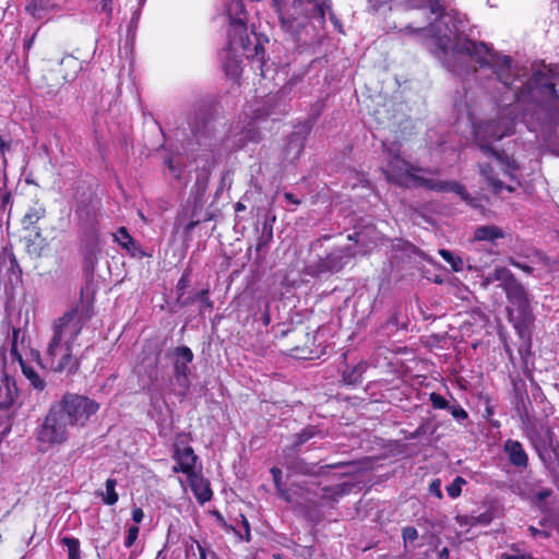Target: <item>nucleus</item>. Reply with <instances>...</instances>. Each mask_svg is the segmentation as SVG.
<instances>
[{
	"label": "nucleus",
	"instance_id": "37",
	"mask_svg": "<svg viewBox=\"0 0 559 559\" xmlns=\"http://www.w3.org/2000/svg\"><path fill=\"white\" fill-rule=\"evenodd\" d=\"M313 428L305 429L301 433L298 435L296 444L300 445L305 443L307 440L313 437Z\"/></svg>",
	"mask_w": 559,
	"mask_h": 559
},
{
	"label": "nucleus",
	"instance_id": "8",
	"mask_svg": "<svg viewBox=\"0 0 559 559\" xmlns=\"http://www.w3.org/2000/svg\"><path fill=\"white\" fill-rule=\"evenodd\" d=\"M98 408L99 405L86 396L66 394L57 411L64 415L68 424L82 427Z\"/></svg>",
	"mask_w": 559,
	"mask_h": 559
},
{
	"label": "nucleus",
	"instance_id": "48",
	"mask_svg": "<svg viewBox=\"0 0 559 559\" xmlns=\"http://www.w3.org/2000/svg\"><path fill=\"white\" fill-rule=\"evenodd\" d=\"M32 357H34L37 360V364H40V355L36 350H31Z\"/></svg>",
	"mask_w": 559,
	"mask_h": 559
},
{
	"label": "nucleus",
	"instance_id": "49",
	"mask_svg": "<svg viewBox=\"0 0 559 559\" xmlns=\"http://www.w3.org/2000/svg\"><path fill=\"white\" fill-rule=\"evenodd\" d=\"M246 207L242 203L238 202L236 204V212H240V211H243Z\"/></svg>",
	"mask_w": 559,
	"mask_h": 559
},
{
	"label": "nucleus",
	"instance_id": "19",
	"mask_svg": "<svg viewBox=\"0 0 559 559\" xmlns=\"http://www.w3.org/2000/svg\"><path fill=\"white\" fill-rule=\"evenodd\" d=\"M25 378L29 381V384L37 391H43L46 386L45 380L29 364H23L21 368Z\"/></svg>",
	"mask_w": 559,
	"mask_h": 559
},
{
	"label": "nucleus",
	"instance_id": "2",
	"mask_svg": "<svg viewBox=\"0 0 559 559\" xmlns=\"http://www.w3.org/2000/svg\"><path fill=\"white\" fill-rule=\"evenodd\" d=\"M92 316L91 307L81 302L55 321L44 367L58 372L76 369L74 349L80 347L79 335Z\"/></svg>",
	"mask_w": 559,
	"mask_h": 559
},
{
	"label": "nucleus",
	"instance_id": "28",
	"mask_svg": "<svg viewBox=\"0 0 559 559\" xmlns=\"http://www.w3.org/2000/svg\"><path fill=\"white\" fill-rule=\"evenodd\" d=\"M466 484V480L461 477V476H456L454 478V480L449 485L447 486V492L448 495L452 498V499H455L457 497L461 496L462 493V487Z\"/></svg>",
	"mask_w": 559,
	"mask_h": 559
},
{
	"label": "nucleus",
	"instance_id": "12",
	"mask_svg": "<svg viewBox=\"0 0 559 559\" xmlns=\"http://www.w3.org/2000/svg\"><path fill=\"white\" fill-rule=\"evenodd\" d=\"M439 254L447 261L454 272H461L466 267L469 271H481L490 265V259L477 260L469 255L464 261L460 255L452 253L447 249H440Z\"/></svg>",
	"mask_w": 559,
	"mask_h": 559
},
{
	"label": "nucleus",
	"instance_id": "39",
	"mask_svg": "<svg viewBox=\"0 0 559 559\" xmlns=\"http://www.w3.org/2000/svg\"><path fill=\"white\" fill-rule=\"evenodd\" d=\"M143 518H144V512L142 511V509L140 508H135L133 509L132 511V520L139 524L143 521Z\"/></svg>",
	"mask_w": 559,
	"mask_h": 559
},
{
	"label": "nucleus",
	"instance_id": "25",
	"mask_svg": "<svg viewBox=\"0 0 559 559\" xmlns=\"http://www.w3.org/2000/svg\"><path fill=\"white\" fill-rule=\"evenodd\" d=\"M115 240L126 250L130 251L133 246V239L124 227H120L114 235Z\"/></svg>",
	"mask_w": 559,
	"mask_h": 559
},
{
	"label": "nucleus",
	"instance_id": "4",
	"mask_svg": "<svg viewBox=\"0 0 559 559\" xmlns=\"http://www.w3.org/2000/svg\"><path fill=\"white\" fill-rule=\"evenodd\" d=\"M383 153L386 165L383 173L390 182L403 187H423L437 192H454L463 200H466L464 188L455 181H442L439 179L425 178L416 174L419 169L412 166L408 162L400 156V145L392 143L389 145L383 143Z\"/></svg>",
	"mask_w": 559,
	"mask_h": 559
},
{
	"label": "nucleus",
	"instance_id": "51",
	"mask_svg": "<svg viewBox=\"0 0 559 559\" xmlns=\"http://www.w3.org/2000/svg\"><path fill=\"white\" fill-rule=\"evenodd\" d=\"M34 38H31L25 45L27 48H29L33 44Z\"/></svg>",
	"mask_w": 559,
	"mask_h": 559
},
{
	"label": "nucleus",
	"instance_id": "35",
	"mask_svg": "<svg viewBox=\"0 0 559 559\" xmlns=\"http://www.w3.org/2000/svg\"><path fill=\"white\" fill-rule=\"evenodd\" d=\"M448 409L457 421L465 420L468 416L466 411L457 404L451 405Z\"/></svg>",
	"mask_w": 559,
	"mask_h": 559
},
{
	"label": "nucleus",
	"instance_id": "27",
	"mask_svg": "<svg viewBox=\"0 0 559 559\" xmlns=\"http://www.w3.org/2000/svg\"><path fill=\"white\" fill-rule=\"evenodd\" d=\"M271 473L273 475V480L276 487L277 492L282 498H284L287 502L292 501V497L289 496L288 491L285 490L282 486L281 479H282V471L277 467H273L271 469Z\"/></svg>",
	"mask_w": 559,
	"mask_h": 559
},
{
	"label": "nucleus",
	"instance_id": "32",
	"mask_svg": "<svg viewBox=\"0 0 559 559\" xmlns=\"http://www.w3.org/2000/svg\"><path fill=\"white\" fill-rule=\"evenodd\" d=\"M430 402H431L432 406L437 409H445V408L450 407L448 401L442 395H440L438 393L430 394Z\"/></svg>",
	"mask_w": 559,
	"mask_h": 559
},
{
	"label": "nucleus",
	"instance_id": "10",
	"mask_svg": "<svg viewBox=\"0 0 559 559\" xmlns=\"http://www.w3.org/2000/svg\"><path fill=\"white\" fill-rule=\"evenodd\" d=\"M174 377L179 390L178 395L185 396L190 386V362L193 360V353L187 346L176 347L174 350Z\"/></svg>",
	"mask_w": 559,
	"mask_h": 559
},
{
	"label": "nucleus",
	"instance_id": "33",
	"mask_svg": "<svg viewBox=\"0 0 559 559\" xmlns=\"http://www.w3.org/2000/svg\"><path fill=\"white\" fill-rule=\"evenodd\" d=\"M225 68V72L228 76H230L231 79H236L239 76L240 74V64L238 61L234 60V61H230L229 63H226L224 66Z\"/></svg>",
	"mask_w": 559,
	"mask_h": 559
},
{
	"label": "nucleus",
	"instance_id": "16",
	"mask_svg": "<svg viewBox=\"0 0 559 559\" xmlns=\"http://www.w3.org/2000/svg\"><path fill=\"white\" fill-rule=\"evenodd\" d=\"M189 485L193 491L197 500L200 503H205L212 498V490L210 483L198 472L188 476Z\"/></svg>",
	"mask_w": 559,
	"mask_h": 559
},
{
	"label": "nucleus",
	"instance_id": "20",
	"mask_svg": "<svg viewBox=\"0 0 559 559\" xmlns=\"http://www.w3.org/2000/svg\"><path fill=\"white\" fill-rule=\"evenodd\" d=\"M45 209L43 206H34L28 209V211L24 214L22 224L24 228H31L34 224H36L40 218L45 216Z\"/></svg>",
	"mask_w": 559,
	"mask_h": 559
},
{
	"label": "nucleus",
	"instance_id": "34",
	"mask_svg": "<svg viewBox=\"0 0 559 559\" xmlns=\"http://www.w3.org/2000/svg\"><path fill=\"white\" fill-rule=\"evenodd\" d=\"M167 167L169 169V173L175 178H180V176H181V166H180V163L178 162L177 158L170 157L169 159H167Z\"/></svg>",
	"mask_w": 559,
	"mask_h": 559
},
{
	"label": "nucleus",
	"instance_id": "31",
	"mask_svg": "<svg viewBox=\"0 0 559 559\" xmlns=\"http://www.w3.org/2000/svg\"><path fill=\"white\" fill-rule=\"evenodd\" d=\"M139 531L140 530L136 525H132V526L128 527L127 535L124 538V546L127 548H130L135 543V540L138 539V536H139Z\"/></svg>",
	"mask_w": 559,
	"mask_h": 559
},
{
	"label": "nucleus",
	"instance_id": "52",
	"mask_svg": "<svg viewBox=\"0 0 559 559\" xmlns=\"http://www.w3.org/2000/svg\"><path fill=\"white\" fill-rule=\"evenodd\" d=\"M254 49H255V53L258 55V53H259V50H260V49H262V48H261L260 46H258V45H257Z\"/></svg>",
	"mask_w": 559,
	"mask_h": 559
},
{
	"label": "nucleus",
	"instance_id": "6",
	"mask_svg": "<svg viewBox=\"0 0 559 559\" xmlns=\"http://www.w3.org/2000/svg\"><path fill=\"white\" fill-rule=\"evenodd\" d=\"M347 238L350 243L333 250L321 261V271L338 272L357 254L368 253L371 250V245H376L379 239L378 234L371 227L348 235Z\"/></svg>",
	"mask_w": 559,
	"mask_h": 559
},
{
	"label": "nucleus",
	"instance_id": "17",
	"mask_svg": "<svg viewBox=\"0 0 559 559\" xmlns=\"http://www.w3.org/2000/svg\"><path fill=\"white\" fill-rule=\"evenodd\" d=\"M229 36V45L231 49H235L237 46L246 49L245 36H247V27L242 19L238 17L231 21Z\"/></svg>",
	"mask_w": 559,
	"mask_h": 559
},
{
	"label": "nucleus",
	"instance_id": "50",
	"mask_svg": "<svg viewBox=\"0 0 559 559\" xmlns=\"http://www.w3.org/2000/svg\"><path fill=\"white\" fill-rule=\"evenodd\" d=\"M449 555V551L447 548H443L441 551H440V557L441 558H447Z\"/></svg>",
	"mask_w": 559,
	"mask_h": 559
},
{
	"label": "nucleus",
	"instance_id": "15",
	"mask_svg": "<svg viewBox=\"0 0 559 559\" xmlns=\"http://www.w3.org/2000/svg\"><path fill=\"white\" fill-rule=\"evenodd\" d=\"M503 451L509 462L518 468H526L528 465V455L523 445L518 440L508 439L503 444Z\"/></svg>",
	"mask_w": 559,
	"mask_h": 559
},
{
	"label": "nucleus",
	"instance_id": "44",
	"mask_svg": "<svg viewBox=\"0 0 559 559\" xmlns=\"http://www.w3.org/2000/svg\"><path fill=\"white\" fill-rule=\"evenodd\" d=\"M206 181H207V177L206 176L204 178H202V179L199 178L198 181H197V186H198L199 189L202 190V192H204V190L206 188Z\"/></svg>",
	"mask_w": 559,
	"mask_h": 559
},
{
	"label": "nucleus",
	"instance_id": "46",
	"mask_svg": "<svg viewBox=\"0 0 559 559\" xmlns=\"http://www.w3.org/2000/svg\"><path fill=\"white\" fill-rule=\"evenodd\" d=\"M10 199H11V194L9 192H4V193L0 194V200H1L3 205L5 203H8L10 201Z\"/></svg>",
	"mask_w": 559,
	"mask_h": 559
},
{
	"label": "nucleus",
	"instance_id": "13",
	"mask_svg": "<svg viewBox=\"0 0 559 559\" xmlns=\"http://www.w3.org/2000/svg\"><path fill=\"white\" fill-rule=\"evenodd\" d=\"M504 237L506 233L502 228L496 225H483L478 226L474 230L471 243L474 246L475 250H479L478 243L488 242L490 245H495L498 239H502Z\"/></svg>",
	"mask_w": 559,
	"mask_h": 559
},
{
	"label": "nucleus",
	"instance_id": "7",
	"mask_svg": "<svg viewBox=\"0 0 559 559\" xmlns=\"http://www.w3.org/2000/svg\"><path fill=\"white\" fill-rule=\"evenodd\" d=\"M67 424L64 415L51 408L37 432L38 451L46 453L63 444L69 438Z\"/></svg>",
	"mask_w": 559,
	"mask_h": 559
},
{
	"label": "nucleus",
	"instance_id": "30",
	"mask_svg": "<svg viewBox=\"0 0 559 559\" xmlns=\"http://www.w3.org/2000/svg\"><path fill=\"white\" fill-rule=\"evenodd\" d=\"M17 334H19V331L13 332V342H12V345L10 348V355H11L12 359L16 360L22 368L23 364H28V362L23 358L22 354L17 349V345H16Z\"/></svg>",
	"mask_w": 559,
	"mask_h": 559
},
{
	"label": "nucleus",
	"instance_id": "11",
	"mask_svg": "<svg viewBox=\"0 0 559 559\" xmlns=\"http://www.w3.org/2000/svg\"><path fill=\"white\" fill-rule=\"evenodd\" d=\"M173 459L176 461V465L173 467L174 473H183L187 476L195 473V463L198 456L191 447L176 442L174 445Z\"/></svg>",
	"mask_w": 559,
	"mask_h": 559
},
{
	"label": "nucleus",
	"instance_id": "42",
	"mask_svg": "<svg viewBox=\"0 0 559 559\" xmlns=\"http://www.w3.org/2000/svg\"><path fill=\"white\" fill-rule=\"evenodd\" d=\"M530 531L532 533V536H534V537H537V536L547 537L548 536V534L545 531L537 530L533 526L530 527Z\"/></svg>",
	"mask_w": 559,
	"mask_h": 559
},
{
	"label": "nucleus",
	"instance_id": "9",
	"mask_svg": "<svg viewBox=\"0 0 559 559\" xmlns=\"http://www.w3.org/2000/svg\"><path fill=\"white\" fill-rule=\"evenodd\" d=\"M506 292L507 298L511 306L515 307V310L509 308L510 321L514 322V326L519 328L521 323H524L528 319V300L524 287L515 280L508 284Z\"/></svg>",
	"mask_w": 559,
	"mask_h": 559
},
{
	"label": "nucleus",
	"instance_id": "45",
	"mask_svg": "<svg viewBox=\"0 0 559 559\" xmlns=\"http://www.w3.org/2000/svg\"><path fill=\"white\" fill-rule=\"evenodd\" d=\"M62 63H66L68 66H75L78 61L73 57H66L64 59H62Z\"/></svg>",
	"mask_w": 559,
	"mask_h": 559
},
{
	"label": "nucleus",
	"instance_id": "36",
	"mask_svg": "<svg viewBox=\"0 0 559 559\" xmlns=\"http://www.w3.org/2000/svg\"><path fill=\"white\" fill-rule=\"evenodd\" d=\"M402 536L405 544L412 543L418 538V532L415 527L407 526L403 528Z\"/></svg>",
	"mask_w": 559,
	"mask_h": 559
},
{
	"label": "nucleus",
	"instance_id": "47",
	"mask_svg": "<svg viewBox=\"0 0 559 559\" xmlns=\"http://www.w3.org/2000/svg\"><path fill=\"white\" fill-rule=\"evenodd\" d=\"M285 199L292 202L293 204H299V200H297L292 193H285Z\"/></svg>",
	"mask_w": 559,
	"mask_h": 559
},
{
	"label": "nucleus",
	"instance_id": "53",
	"mask_svg": "<svg viewBox=\"0 0 559 559\" xmlns=\"http://www.w3.org/2000/svg\"><path fill=\"white\" fill-rule=\"evenodd\" d=\"M136 21H138V16H136V15H134V16L132 17V21H131V22H132V23H136Z\"/></svg>",
	"mask_w": 559,
	"mask_h": 559
},
{
	"label": "nucleus",
	"instance_id": "5",
	"mask_svg": "<svg viewBox=\"0 0 559 559\" xmlns=\"http://www.w3.org/2000/svg\"><path fill=\"white\" fill-rule=\"evenodd\" d=\"M284 29L297 33L308 20L324 21V5L321 0H273Z\"/></svg>",
	"mask_w": 559,
	"mask_h": 559
},
{
	"label": "nucleus",
	"instance_id": "18",
	"mask_svg": "<svg viewBox=\"0 0 559 559\" xmlns=\"http://www.w3.org/2000/svg\"><path fill=\"white\" fill-rule=\"evenodd\" d=\"M538 455L550 472L559 473V447L554 444L545 447L538 450Z\"/></svg>",
	"mask_w": 559,
	"mask_h": 559
},
{
	"label": "nucleus",
	"instance_id": "38",
	"mask_svg": "<svg viewBox=\"0 0 559 559\" xmlns=\"http://www.w3.org/2000/svg\"><path fill=\"white\" fill-rule=\"evenodd\" d=\"M429 490H430V492L435 493L437 498H441L442 497V492H441V489H440V480L439 479L433 480L430 484Z\"/></svg>",
	"mask_w": 559,
	"mask_h": 559
},
{
	"label": "nucleus",
	"instance_id": "41",
	"mask_svg": "<svg viewBox=\"0 0 559 559\" xmlns=\"http://www.w3.org/2000/svg\"><path fill=\"white\" fill-rule=\"evenodd\" d=\"M242 524H243V528H245V532H246V536H245V539L247 542L250 540V526H249V522L248 520L242 515Z\"/></svg>",
	"mask_w": 559,
	"mask_h": 559
},
{
	"label": "nucleus",
	"instance_id": "14",
	"mask_svg": "<svg viewBox=\"0 0 559 559\" xmlns=\"http://www.w3.org/2000/svg\"><path fill=\"white\" fill-rule=\"evenodd\" d=\"M19 395L15 380L3 373L0 380V409L11 408Z\"/></svg>",
	"mask_w": 559,
	"mask_h": 559
},
{
	"label": "nucleus",
	"instance_id": "1",
	"mask_svg": "<svg viewBox=\"0 0 559 559\" xmlns=\"http://www.w3.org/2000/svg\"><path fill=\"white\" fill-rule=\"evenodd\" d=\"M389 0H369L373 9H378ZM408 9H426L438 17L428 28L413 29L429 36L427 46L443 64L453 72H460L459 62L469 59L479 64L480 69L495 75V81L512 92L515 103L502 109L497 119H490L474 126V136L480 151L492 156V165L480 166V173L492 187L496 193L507 189L509 192L520 186L516 171L519 164L512 157L493 150L491 145L513 131L515 123L514 112L521 103L533 93L535 88H543L551 96L556 94L555 85L544 81L539 72L534 74L532 81L525 80V71L512 67L508 56H499L484 43H476L459 34L452 17L442 14V5L437 0H407ZM411 29V27H407Z\"/></svg>",
	"mask_w": 559,
	"mask_h": 559
},
{
	"label": "nucleus",
	"instance_id": "26",
	"mask_svg": "<svg viewBox=\"0 0 559 559\" xmlns=\"http://www.w3.org/2000/svg\"><path fill=\"white\" fill-rule=\"evenodd\" d=\"M46 4L43 0H34L26 5V11L35 19L40 20L45 17Z\"/></svg>",
	"mask_w": 559,
	"mask_h": 559
},
{
	"label": "nucleus",
	"instance_id": "22",
	"mask_svg": "<svg viewBox=\"0 0 559 559\" xmlns=\"http://www.w3.org/2000/svg\"><path fill=\"white\" fill-rule=\"evenodd\" d=\"M116 485H117V481L114 478H108L106 480V484H105L106 489H105V492L102 493V497H103V501L108 506H114L119 499V496L116 492Z\"/></svg>",
	"mask_w": 559,
	"mask_h": 559
},
{
	"label": "nucleus",
	"instance_id": "43",
	"mask_svg": "<svg viewBox=\"0 0 559 559\" xmlns=\"http://www.w3.org/2000/svg\"><path fill=\"white\" fill-rule=\"evenodd\" d=\"M493 278H492V275L491 274H488L487 276H485L481 281V286L486 289L489 287V285L491 283H493Z\"/></svg>",
	"mask_w": 559,
	"mask_h": 559
},
{
	"label": "nucleus",
	"instance_id": "3",
	"mask_svg": "<svg viewBox=\"0 0 559 559\" xmlns=\"http://www.w3.org/2000/svg\"><path fill=\"white\" fill-rule=\"evenodd\" d=\"M284 107L277 94H270L263 98L250 100L243 107L238 120L233 122L226 135V145L231 150H239L247 143H257L261 140L259 124L266 117L282 114Z\"/></svg>",
	"mask_w": 559,
	"mask_h": 559
},
{
	"label": "nucleus",
	"instance_id": "24",
	"mask_svg": "<svg viewBox=\"0 0 559 559\" xmlns=\"http://www.w3.org/2000/svg\"><path fill=\"white\" fill-rule=\"evenodd\" d=\"M366 368V364H359L352 371L344 372V381L347 384H356L360 382Z\"/></svg>",
	"mask_w": 559,
	"mask_h": 559
},
{
	"label": "nucleus",
	"instance_id": "23",
	"mask_svg": "<svg viewBox=\"0 0 559 559\" xmlns=\"http://www.w3.org/2000/svg\"><path fill=\"white\" fill-rule=\"evenodd\" d=\"M491 275L495 282H500L503 289L507 288L508 284L515 281L512 273L506 267L495 269Z\"/></svg>",
	"mask_w": 559,
	"mask_h": 559
},
{
	"label": "nucleus",
	"instance_id": "29",
	"mask_svg": "<svg viewBox=\"0 0 559 559\" xmlns=\"http://www.w3.org/2000/svg\"><path fill=\"white\" fill-rule=\"evenodd\" d=\"M88 1L91 2V5L95 11L105 13L108 19L111 17V14H112V1L111 0H88Z\"/></svg>",
	"mask_w": 559,
	"mask_h": 559
},
{
	"label": "nucleus",
	"instance_id": "40",
	"mask_svg": "<svg viewBox=\"0 0 559 559\" xmlns=\"http://www.w3.org/2000/svg\"><path fill=\"white\" fill-rule=\"evenodd\" d=\"M10 147V142L9 141H5L1 135H0V156L4 155L5 151H8Z\"/></svg>",
	"mask_w": 559,
	"mask_h": 559
},
{
	"label": "nucleus",
	"instance_id": "21",
	"mask_svg": "<svg viewBox=\"0 0 559 559\" xmlns=\"http://www.w3.org/2000/svg\"><path fill=\"white\" fill-rule=\"evenodd\" d=\"M61 544L67 547V559H81V544L75 537L64 536Z\"/></svg>",
	"mask_w": 559,
	"mask_h": 559
}]
</instances>
